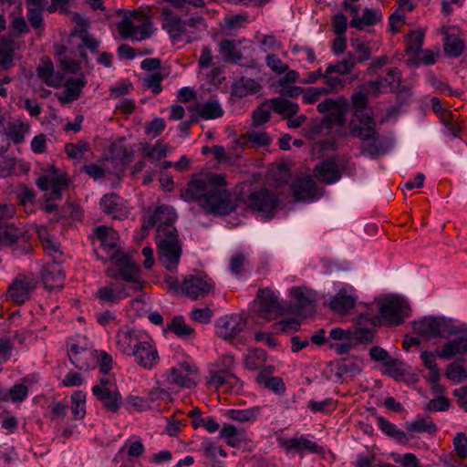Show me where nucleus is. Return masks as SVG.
<instances>
[{
  "mask_svg": "<svg viewBox=\"0 0 467 467\" xmlns=\"http://www.w3.org/2000/svg\"><path fill=\"white\" fill-rule=\"evenodd\" d=\"M168 380L182 388H192L195 386V381L192 377L182 372L178 368H171L170 369Z\"/></svg>",
  "mask_w": 467,
  "mask_h": 467,
  "instance_id": "obj_47",
  "label": "nucleus"
},
{
  "mask_svg": "<svg viewBox=\"0 0 467 467\" xmlns=\"http://www.w3.org/2000/svg\"><path fill=\"white\" fill-rule=\"evenodd\" d=\"M246 317L242 314L221 317L216 321V333L224 340L237 337L246 327Z\"/></svg>",
  "mask_w": 467,
  "mask_h": 467,
  "instance_id": "obj_13",
  "label": "nucleus"
},
{
  "mask_svg": "<svg viewBox=\"0 0 467 467\" xmlns=\"http://www.w3.org/2000/svg\"><path fill=\"white\" fill-rule=\"evenodd\" d=\"M412 327L415 333L427 340L436 337L449 338L458 333L456 326L442 317H423L414 320Z\"/></svg>",
  "mask_w": 467,
  "mask_h": 467,
  "instance_id": "obj_3",
  "label": "nucleus"
},
{
  "mask_svg": "<svg viewBox=\"0 0 467 467\" xmlns=\"http://www.w3.org/2000/svg\"><path fill=\"white\" fill-rule=\"evenodd\" d=\"M379 315H374L369 311L359 314L358 324L369 322L374 327L384 325L396 327L401 325L410 316V304L398 296H389L379 302Z\"/></svg>",
  "mask_w": 467,
  "mask_h": 467,
  "instance_id": "obj_2",
  "label": "nucleus"
},
{
  "mask_svg": "<svg viewBox=\"0 0 467 467\" xmlns=\"http://www.w3.org/2000/svg\"><path fill=\"white\" fill-rule=\"evenodd\" d=\"M424 32L421 29L411 31L406 36V53L416 55L421 50L424 41Z\"/></svg>",
  "mask_w": 467,
  "mask_h": 467,
  "instance_id": "obj_46",
  "label": "nucleus"
},
{
  "mask_svg": "<svg viewBox=\"0 0 467 467\" xmlns=\"http://www.w3.org/2000/svg\"><path fill=\"white\" fill-rule=\"evenodd\" d=\"M259 300L258 315L266 321H272L285 313L277 296L269 288L258 291Z\"/></svg>",
  "mask_w": 467,
  "mask_h": 467,
  "instance_id": "obj_11",
  "label": "nucleus"
},
{
  "mask_svg": "<svg viewBox=\"0 0 467 467\" xmlns=\"http://www.w3.org/2000/svg\"><path fill=\"white\" fill-rule=\"evenodd\" d=\"M41 277L44 286L51 291L64 286L66 275L60 262H52L43 266Z\"/></svg>",
  "mask_w": 467,
  "mask_h": 467,
  "instance_id": "obj_19",
  "label": "nucleus"
},
{
  "mask_svg": "<svg viewBox=\"0 0 467 467\" xmlns=\"http://www.w3.org/2000/svg\"><path fill=\"white\" fill-rule=\"evenodd\" d=\"M71 412L74 420H81L86 415V394L82 390L74 391L71 395Z\"/></svg>",
  "mask_w": 467,
  "mask_h": 467,
  "instance_id": "obj_43",
  "label": "nucleus"
},
{
  "mask_svg": "<svg viewBox=\"0 0 467 467\" xmlns=\"http://www.w3.org/2000/svg\"><path fill=\"white\" fill-rule=\"evenodd\" d=\"M269 102L275 113L284 115L285 118H292L296 116L298 111L297 104L284 98H274L271 99Z\"/></svg>",
  "mask_w": 467,
  "mask_h": 467,
  "instance_id": "obj_37",
  "label": "nucleus"
},
{
  "mask_svg": "<svg viewBox=\"0 0 467 467\" xmlns=\"http://www.w3.org/2000/svg\"><path fill=\"white\" fill-rule=\"evenodd\" d=\"M445 376L450 380L461 382L467 379V368L456 362H452L447 366Z\"/></svg>",
  "mask_w": 467,
  "mask_h": 467,
  "instance_id": "obj_55",
  "label": "nucleus"
},
{
  "mask_svg": "<svg viewBox=\"0 0 467 467\" xmlns=\"http://www.w3.org/2000/svg\"><path fill=\"white\" fill-rule=\"evenodd\" d=\"M20 232L12 223H0V244L12 245L15 244Z\"/></svg>",
  "mask_w": 467,
  "mask_h": 467,
  "instance_id": "obj_50",
  "label": "nucleus"
},
{
  "mask_svg": "<svg viewBox=\"0 0 467 467\" xmlns=\"http://www.w3.org/2000/svg\"><path fill=\"white\" fill-rule=\"evenodd\" d=\"M293 296L296 303L290 307L289 313L307 317L316 311V293L304 287H293Z\"/></svg>",
  "mask_w": 467,
  "mask_h": 467,
  "instance_id": "obj_14",
  "label": "nucleus"
},
{
  "mask_svg": "<svg viewBox=\"0 0 467 467\" xmlns=\"http://www.w3.org/2000/svg\"><path fill=\"white\" fill-rule=\"evenodd\" d=\"M316 178L326 184H331L340 180L342 174L335 160L327 159L315 168Z\"/></svg>",
  "mask_w": 467,
  "mask_h": 467,
  "instance_id": "obj_23",
  "label": "nucleus"
},
{
  "mask_svg": "<svg viewBox=\"0 0 467 467\" xmlns=\"http://www.w3.org/2000/svg\"><path fill=\"white\" fill-rule=\"evenodd\" d=\"M279 203L278 195L266 188L251 192L245 201L246 206L251 211L258 213L266 219L274 218Z\"/></svg>",
  "mask_w": 467,
  "mask_h": 467,
  "instance_id": "obj_6",
  "label": "nucleus"
},
{
  "mask_svg": "<svg viewBox=\"0 0 467 467\" xmlns=\"http://www.w3.org/2000/svg\"><path fill=\"white\" fill-rule=\"evenodd\" d=\"M131 356L135 358V362L145 369H152L160 360L157 349L147 341H142L138 348H134Z\"/></svg>",
  "mask_w": 467,
  "mask_h": 467,
  "instance_id": "obj_22",
  "label": "nucleus"
},
{
  "mask_svg": "<svg viewBox=\"0 0 467 467\" xmlns=\"http://www.w3.org/2000/svg\"><path fill=\"white\" fill-rule=\"evenodd\" d=\"M300 322L296 318H285L279 322H275L273 325V328L275 331H281L284 333L296 332L300 329Z\"/></svg>",
  "mask_w": 467,
  "mask_h": 467,
  "instance_id": "obj_62",
  "label": "nucleus"
},
{
  "mask_svg": "<svg viewBox=\"0 0 467 467\" xmlns=\"http://www.w3.org/2000/svg\"><path fill=\"white\" fill-rule=\"evenodd\" d=\"M189 110L196 111L199 118L203 119H218L224 114L221 104L215 99H210L202 104H197L195 107H190Z\"/></svg>",
  "mask_w": 467,
  "mask_h": 467,
  "instance_id": "obj_30",
  "label": "nucleus"
},
{
  "mask_svg": "<svg viewBox=\"0 0 467 467\" xmlns=\"http://www.w3.org/2000/svg\"><path fill=\"white\" fill-rule=\"evenodd\" d=\"M87 80L84 76L80 78H70L65 83L64 96L59 98L62 104L77 100L80 95L82 88L86 86Z\"/></svg>",
  "mask_w": 467,
  "mask_h": 467,
  "instance_id": "obj_31",
  "label": "nucleus"
},
{
  "mask_svg": "<svg viewBox=\"0 0 467 467\" xmlns=\"http://www.w3.org/2000/svg\"><path fill=\"white\" fill-rule=\"evenodd\" d=\"M36 184L43 192L50 191L49 200L54 201L61 199L62 192L68 187V181L65 173L52 166L36 179Z\"/></svg>",
  "mask_w": 467,
  "mask_h": 467,
  "instance_id": "obj_7",
  "label": "nucleus"
},
{
  "mask_svg": "<svg viewBox=\"0 0 467 467\" xmlns=\"http://www.w3.org/2000/svg\"><path fill=\"white\" fill-rule=\"evenodd\" d=\"M162 28L172 40H181L182 36L187 37L186 43H191L193 40L192 36L188 35L184 20L173 16L168 8L162 10Z\"/></svg>",
  "mask_w": 467,
  "mask_h": 467,
  "instance_id": "obj_17",
  "label": "nucleus"
},
{
  "mask_svg": "<svg viewBox=\"0 0 467 467\" xmlns=\"http://www.w3.org/2000/svg\"><path fill=\"white\" fill-rule=\"evenodd\" d=\"M355 119L349 123V129L352 135L362 140H379V135L376 131V122L366 110H355Z\"/></svg>",
  "mask_w": 467,
  "mask_h": 467,
  "instance_id": "obj_10",
  "label": "nucleus"
},
{
  "mask_svg": "<svg viewBox=\"0 0 467 467\" xmlns=\"http://www.w3.org/2000/svg\"><path fill=\"white\" fill-rule=\"evenodd\" d=\"M464 50V42L459 37L448 36L444 41V52L451 57H458Z\"/></svg>",
  "mask_w": 467,
  "mask_h": 467,
  "instance_id": "obj_51",
  "label": "nucleus"
},
{
  "mask_svg": "<svg viewBox=\"0 0 467 467\" xmlns=\"http://www.w3.org/2000/svg\"><path fill=\"white\" fill-rule=\"evenodd\" d=\"M213 288V283L202 274L187 275L182 283L181 292L192 300L205 297Z\"/></svg>",
  "mask_w": 467,
  "mask_h": 467,
  "instance_id": "obj_12",
  "label": "nucleus"
},
{
  "mask_svg": "<svg viewBox=\"0 0 467 467\" xmlns=\"http://www.w3.org/2000/svg\"><path fill=\"white\" fill-rule=\"evenodd\" d=\"M260 89V85L253 78H242L239 82L233 85V94L237 98H244L254 94Z\"/></svg>",
  "mask_w": 467,
  "mask_h": 467,
  "instance_id": "obj_38",
  "label": "nucleus"
},
{
  "mask_svg": "<svg viewBox=\"0 0 467 467\" xmlns=\"http://www.w3.org/2000/svg\"><path fill=\"white\" fill-rule=\"evenodd\" d=\"M94 358H97V363L99 367V371L107 375L111 369H112V357L104 350H95L94 352Z\"/></svg>",
  "mask_w": 467,
  "mask_h": 467,
  "instance_id": "obj_58",
  "label": "nucleus"
},
{
  "mask_svg": "<svg viewBox=\"0 0 467 467\" xmlns=\"http://www.w3.org/2000/svg\"><path fill=\"white\" fill-rule=\"evenodd\" d=\"M401 82V73L398 67H391L387 70L386 76H381L376 80L368 82V86L376 93L385 92L387 88H397Z\"/></svg>",
  "mask_w": 467,
  "mask_h": 467,
  "instance_id": "obj_25",
  "label": "nucleus"
},
{
  "mask_svg": "<svg viewBox=\"0 0 467 467\" xmlns=\"http://www.w3.org/2000/svg\"><path fill=\"white\" fill-rule=\"evenodd\" d=\"M276 441L278 445L286 452L295 451L299 454H303L305 452L319 454L324 451L322 446L318 445L316 441L308 440L303 435L290 439L279 436L276 438Z\"/></svg>",
  "mask_w": 467,
  "mask_h": 467,
  "instance_id": "obj_15",
  "label": "nucleus"
},
{
  "mask_svg": "<svg viewBox=\"0 0 467 467\" xmlns=\"http://www.w3.org/2000/svg\"><path fill=\"white\" fill-rule=\"evenodd\" d=\"M94 234L96 237L100 241L102 247L109 250L115 248V231L105 225H101L95 228Z\"/></svg>",
  "mask_w": 467,
  "mask_h": 467,
  "instance_id": "obj_44",
  "label": "nucleus"
},
{
  "mask_svg": "<svg viewBox=\"0 0 467 467\" xmlns=\"http://www.w3.org/2000/svg\"><path fill=\"white\" fill-rule=\"evenodd\" d=\"M36 289L33 278L26 275H18L9 285L7 296L18 305L28 301L32 292Z\"/></svg>",
  "mask_w": 467,
  "mask_h": 467,
  "instance_id": "obj_16",
  "label": "nucleus"
},
{
  "mask_svg": "<svg viewBox=\"0 0 467 467\" xmlns=\"http://www.w3.org/2000/svg\"><path fill=\"white\" fill-rule=\"evenodd\" d=\"M220 437L226 440L227 444L231 447H235L242 439L239 438V432L234 425H224L221 431Z\"/></svg>",
  "mask_w": 467,
  "mask_h": 467,
  "instance_id": "obj_57",
  "label": "nucleus"
},
{
  "mask_svg": "<svg viewBox=\"0 0 467 467\" xmlns=\"http://www.w3.org/2000/svg\"><path fill=\"white\" fill-rule=\"evenodd\" d=\"M140 335L135 329L119 330L116 335V343L119 350L125 354L131 356L134 348L141 344Z\"/></svg>",
  "mask_w": 467,
  "mask_h": 467,
  "instance_id": "obj_26",
  "label": "nucleus"
},
{
  "mask_svg": "<svg viewBox=\"0 0 467 467\" xmlns=\"http://www.w3.org/2000/svg\"><path fill=\"white\" fill-rule=\"evenodd\" d=\"M356 64V57L353 54L348 53V57L336 63L329 64L327 67V74L338 73L339 75H348L351 72Z\"/></svg>",
  "mask_w": 467,
  "mask_h": 467,
  "instance_id": "obj_45",
  "label": "nucleus"
},
{
  "mask_svg": "<svg viewBox=\"0 0 467 467\" xmlns=\"http://www.w3.org/2000/svg\"><path fill=\"white\" fill-rule=\"evenodd\" d=\"M405 428L408 431L418 433L426 432L429 434H435L438 431L436 424L424 418H418L413 421L406 422Z\"/></svg>",
  "mask_w": 467,
  "mask_h": 467,
  "instance_id": "obj_41",
  "label": "nucleus"
},
{
  "mask_svg": "<svg viewBox=\"0 0 467 467\" xmlns=\"http://www.w3.org/2000/svg\"><path fill=\"white\" fill-rule=\"evenodd\" d=\"M130 296L128 285L109 282L107 285L99 287L95 296L101 303L118 304Z\"/></svg>",
  "mask_w": 467,
  "mask_h": 467,
  "instance_id": "obj_18",
  "label": "nucleus"
},
{
  "mask_svg": "<svg viewBox=\"0 0 467 467\" xmlns=\"http://www.w3.org/2000/svg\"><path fill=\"white\" fill-rule=\"evenodd\" d=\"M375 331L371 328H358L352 330L351 341L355 347L358 345H368L374 341Z\"/></svg>",
  "mask_w": 467,
  "mask_h": 467,
  "instance_id": "obj_52",
  "label": "nucleus"
},
{
  "mask_svg": "<svg viewBox=\"0 0 467 467\" xmlns=\"http://www.w3.org/2000/svg\"><path fill=\"white\" fill-rule=\"evenodd\" d=\"M356 298L344 291H339L330 301L329 307L338 314L348 313L354 308Z\"/></svg>",
  "mask_w": 467,
  "mask_h": 467,
  "instance_id": "obj_32",
  "label": "nucleus"
},
{
  "mask_svg": "<svg viewBox=\"0 0 467 467\" xmlns=\"http://www.w3.org/2000/svg\"><path fill=\"white\" fill-rule=\"evenodd\" d=\"M247 138L250 140L251 148L265 147L271 144V138L266 132L247 131Z\"/></svg>",
  "mask_w": 467,
  "mask_h": 467,
  "instance_id": "obj_59",
  "label": "nucleus"
},
{
  "mask_svg": "<svg viewBox=\"0 0 467 467\" xmlns=\"http://www.w3.org/2000/svg\"><path fill=\"white\" fill-rule=\"evenodd\" d=\"M116 269H108L107 275L115 279H122L130 283L129 291L139 292L142 290V282L140 280V268L131 260L130 256L120 252H116L113 255Z\"/></svg>",
  "mask_w": 467,
  "mask_h": 467,
  "instance_id": "obj_5",
  "label": "nucleus"
},
{
  "mask_svg": "<svg viewBox=\"0 0 467 467\" xmlns=\"http://www.w3.org/2000/svg\"><path fill=\"white\" fill-rule=\"evenodd\" d=\"M92 358H94L93 351L87 349L82 354L73 356L69 360L78 369L88 370L92 367L90 362Z\"/></svg>",
  "mask_w": 467,
  "mask_h": 467,
  "instance_id": "obj_56",
  "label": "nucleus"
},
{
  "mask_svg": "<svg viewBox=\"0 0 467 467\" xmlns=\"http://www.w3.org/2000/svg\"><path fill=\"white\" fill-rule=\"evenodd\" d=\"M167 328L182 338H191L194 334V329L185 324L182 316H175L167 325Z\"/></svg>",
  "mask_w": 467,
  "mask_h": 467,
  "instance_id": "obj_40",
  "label": "nucleus"
},
{
  "mask_svg": "<svg viewBox=\"0 0 467 467\" xmlns=\"http://www.w3.org/2000/svg\"><path fill=\"white\" fill-rule=\"evenodd\" d=\"M360 371L361 367L356 359L345 358L337 362L336 376L342 378L343 376L347 375L353 378L359 374Z\"/></svg>",
  "mask_w": 467,
  "mask_h": 467,
  "instance_id": "obj_39",
  "label": "nucleus"
},
{
  "mask_svg": "<svg viewBox=\"0 0 467 467\" xmlns=\"http://www.w3.org/2000/svg\"><path fill=\"white\" fill-rule=\"evenodd\" d=\"M458 333L454 338L443 344L441 349H436L435 354L441 359L456 358L460 361H467V329L457 327ZM453 337V335L451 336Z\"/></svg>",
  "mask_w": 467,
  "mask_h": 467,
  "instance_id": "obj_9",
  "label": "nucleus"
},
{
  "mask_svg": "<svg viewBox=\"0 0 467 467\" xmlns=\"http://www.w3.org/2000/svg\"><path fill=\"white\" fill-rule=\"evenodd\" d=\"M381 20L380 13L371 8H365L362 16H354L349 25L351 27L362 30L366 26H373Z\"/></svg>",
  "mask_w": 467,
  "mask_h": 467,
  "instance_id": "obj_33",
  "label": "nucleus"
},
{
  "mask_svg": "<svg viewBox=\"0 0 467 467\" xmlns=\"http://www.w3.org/2000/svg\"><path fill=\"white\" fill-rule=\"evenodd\" d=\"M38 235L44 250L53 257V262H60L62 252L59 250V244L53 240L45 228L38 231Z\"/></svg>",
  "mask_w": 467,
  "mask_h": 467,
  "instance_id": "obj_35",
  "label": "nucleus"
},
{
  "mask_svg": "<svg viewBox=\"0 0 467 467\" xmlns=\"http://www.w3.org/2000/svg\"><path fill=\"white\" fill-rule=\"evenodd\" d=\"M122 39L143 40L153 33V26L145 14L133 11L130 16H124L117 25Z\"/></svg>",
  "mask_w": 467,
  "mask_h": 467,
  "instance_id": "obj_4",
  "label": "nucleus"
},
{
  "mask_svg": "<svg viewBox=\"0 0 467 467\" xmlns=\"http://www.w3.org/2000/svg\"><path fill=\"white\" fill-rule=\"evenodd\" d=\"M162 79L163 76L159 72H155L143 79V87L151 89L154 95H158L162 90Z\"/></svg>",
  "mask_w": 467,
  "mask_h": 467,
  "instance_id": "obj_63",
  "label": "nucleus"
},
{
  "mask_svg": "<svg viewBox=\"0 0 467 467\" xmlns=\"http://www.w3.org/2000/svg\"><path fill=\"white\" fill-rule=\"evenodd\" d=\"M259 412V407H253L246 410H230L227 412V416L233 420L247 422L254 420Z\"/></svg>",
  "mask_w": 467,
  "mask_h": 467,
  "instance_id": "obj_48",
  "label": "nucleus"
},
{
  "mask_svg": "<svg viewBox=\"0 0 467 467\" xmlns=\"http://www.w3.org/2000/svg\"><path fill=\"white\" fill-rule=\"evenodd\" d=\"M166 215H172V208L164 205L157 207L153 213L144 218L142 230H149L157 223H161Z\"/></svg>",
  "mask_w": 467,
  "mask_h": 467,
  "instance_id": "obj_42",
  "label": "nucleus"
},
{
  "mask_svg": "<svg viewBox=\"0 0 467 467\" xmlns=\"http://www.w3.org/2000/svg\"><path fill=\"white\" fill-rule=\"evenodd\" d=\"M348 109V102L344 97L337 99H326L317 105L320 113H328L322 121V126L330 129L334 125L343 126Z\"/></svg>",
  "mask_w": 467,
  "mask_h": 467,
  "instance_id": "obj_8",
  "label": "nucleus"
},
{
  "mask_svg": "<svg viewBox=\"0 0 467 467\" xmlns=\"http://www.w3.org/2000/svg\"><path fill=\"white\" fill-rule=\"evenodd\" d=\"M88 150V144L84 140H79L77 143H67L65 145V151L71 159L81 158Z\"/></svg>",
  "mask_w": 467,
  "mask_h": 467,
  "instance_id": "obj_61",
  "label": "nucleus"
},
{
  "mask_svg": "<svg viewBox=\"0 0 467 467\" xmlns=\"http://www.w3.org/2000/svg\"><path fill=\"white\" fill-rule=\"evenodd\" d=\"M453 445L458 456L462 460L467 459V435L458 432L453 438Z\"/></svg>",
  "mask_w": 467,
  "mask_h": 467,
  "instance_id": "obj_64",
  "label": "nucleus"
},
{
  "mask_svg": "<svg viewBox=\"0 0 467 467\" xmlns=\"http://www.w3.org/2000/svg\"><path fill=\"white\" fill-rule=\"evenodd\" d=\"M92 393L98 400L101 401L106 410L117 412L122 404V397L117 387L101 390L98 387L92 388Z\"/></svg>",
  "mask_w": 467,
  "mask_h": 467,
  "instance_id": "obj_24",
  "label": "nucleus"
},
{
  "mask_svg": "<svg viewBox=\"0 0 467 467\" xmlns=\"http://www.w3.org/2000/svg\"><path fill=\"white\" fill-rule=\"evenodd\" d=\"M239 44L228 38L222 39L219 42L218 52L224 63L238 64L243 59V53Z\"/></svg>",
  "mask_w": 467,
  "mask_h": 467,
  "instance_id": "obj_29",
  "label": "nucleus"
},
{
  "mask_svg": "<svg viewBox=\"0 0 467 467\" xmlns=\"http://www.w3.org/2000/svg\"><path fill=\"white\" fill-rule=\"evenodd\" d=\"M386 368V374L396 380L401 379L405 375V371L402 368L403 363L397 358H389L383 363Z\"/></svg>",
  "mask_w": 467,
  "mask_h": 467,
  "instance_id": "obj_53",
  "label": "nucleus"
},
{
  "mask_svg": "<svg viewBox=\"0 0 467 467\" xmlns=\"http://www.w3.org/2000/svg\"><path fill=\"white\" fill-rule=\"evenodd\" d=\"M266 352L262 348L249 351L244 359L245 367L250 370L261 368L266 361Z\"/></svg>",
  "mask_w": 467,
  "mask_h": 467,
  "instance_id": "obj_49",
  "label": "nucleus"
},
{
  "mask_svg": "<svg viewBox=\"0 0 467 467\" xmlns=\"http://www.w3.org/2000/svg\"><path fill=\"white\" fill-rule=\"evenodd\" d=\"M176 214L172 210V215H166L164 220L157 226V244L159 243H180L179 234L177 233L176 228L173 225V222L175 221Z\"/></svg>",
  "mask_w": 467,
  "mask_h": 467,
  "instance_id": "obj_27",
  "label": "nucleus"
},
{
  "mask_svg": "<svg viewBox=\"0 0 467 467\" xmlns=\"http://www.w3.org/2000/svg\"><path fill=\"white\" fill-rule=\"evenodd\" d=\"M291 190L296 201H310L316 195V183L308 176L298 178L291 184Z\"/></svg>",
  "mask_w": 467,
  "mask_h": 467,
  "instance_id": "obj_28",
  "label": "nucleus"
},
{
  "mask_svg": "<svg viewBox=\"0 0 467 467\" xmlns=\"http://www.w3.org/2000/svg\"><path fill=\"white\" fill-rule=\"evenodd\" d=\"M226 185L225 174H210L206 180L189 182L182 197L197 202L208 213L226 215L232 212L231 192Z\"/></svg>",
  "mask_w": 467,
  "mask_h": 467,
  "instance_id": "obj_1",
  "label": "nucleus"
},
{
  "mask_svg": "<svg viewBox=\"0 0 467 467\" xmlns=\"http://www.w3.org/2000/svg\"><path fill=\"white\" fill-rule=\"evenodd\" d=\"M324 80L325 86L322 88L327 95L341 90L346 85L343 78L327 74V70L324 73Z\"/></svg>",
  "mask_w": 467,
  "mask_h": 467,
  "instance_id": "obj_54",
  "label": "nucleus"
},
{
  "mask_svg": "<svg viewBox=\"0 0 467 467\" xmlns=\"http://www.w3.org/2000/svg\"><path fill=\"white\" fill-rule=\"evenodd\" d=\"M351 46L354 48L355 52L358 54L356 57V62L364 63L368 60L371 57V48L359 41L358 39H352Z\"/></svg>",
  "mask_w": 467,
  "mask_h": 467,
  "instance_id": "obj_60",
  "label": "nucleus"
},
{
  "mask_svg": "<svg viewBox=\"0 0 467 467\" xmlns=\"http://www.w3.org/2000/svg\"><path fill=\"white\" fill-rule=\"evenodd\" d=\"M182 255V245L180 243H159L158 257L160 263L169 271L177 268Z\"/></svg>",
  "mask_w": 467,
  "mask_h": 467,
  "instance_id": "obj_20",
  "label": "nucleus"
},
{
  "mask_svg": "<svg viewBox=\"0 0 467 467\" xmlns=\"http://www.w3.org/2000/svg\"><path fill=\"white\" fill-rule=\"evenodd\" d=\"M78 25L80 27L75 28L70 35L80 38L86 48L92 53H97L99 47V42L87 30V23L85 21H82Z\"/></svg>",
  "mask_w": 467,
  "mask_h": 467,
  "instance_id": "obj_36",
  "label": "nucleus"
},
{
  "mask_svg": "<svg viewBox=\"0 0 467 467\" xmlns=\"http://www.w3.org/2000/svg\"><path fill=\"white\" fill-rule=\"evenodd\" d=\"M377 421L379 428L386 435L395 439L400 443L404 444L409 441L407 434L403 431L398 429L395 424L389 421L384 417H378Z\"/></svg>",
  "mask_w": 467,
  "mask_h": 467,
  "instance_id": "obj_34",
  "label": "nucleus"
},
{
  "mask_svg": "<svg viewBox=\"0 0 467 467\" xmlns=\"http://www.w3.org/2000/svg\"><path fill=\"white\" fill-rule=\"evenodd\" d=\"M100 209L104 213L112 215L114 219L128 217L129 211L119 195L115 192L107 193L99 202Z\"/></svg>",
  "mask_w": 467,
  "mask_h": 467,
  "instance_id": "obj_21",
  "label": "nucleus"
}]
</instances>
